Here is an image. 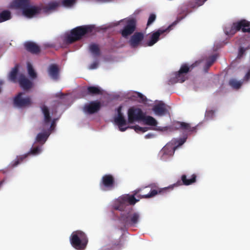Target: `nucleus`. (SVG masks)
I'll return each instance as SVG.
<instances>
[{"mask_svg":"<svg viewBox=\"0 0 250 250\" xmlns=\"http://www.w3.org/2000/svg\"><path fill=\"white\" fill-rule=\"evenodd\" d=\"M245 78L247 80H248L250 78V69L249 70L248 72L246 74Z\"/></svg>","mask_w":250,"mask_h":250,"instance_id":"nucleus-48","label":"nucleus"},{"mask_svg":"<svg viewBox=\"0 0 250 250\" xmlns=\"http://www.w3.org/2000/svg\"><path fill=\"white\" fill-rule=\"evenodd\" d=\"M23 94V92H20L14 98L13 104L15 107L23 108L31 105L32 101L31 98L29 96L23 98L22 97Z\"/></svg>","mask_w":250,"mask_h":250,"instance_id":"nucleus-8","label":"nucleus"},{"mask_svg":"<svg viewBox=\"0 0 250 250\" xmlns=\"http://www.w3.org/2000/svg\"><path fill=\"white\" fill-rule=\"evenodd\" d=\"M96 0L97 1L103 2V3L109 2L112 1V0Z\"/></svg>","mask_w":250,"mask_h":250,"instance_id":"nucleus-49","label":"nucleus"},{"mask_svg":"<svg viewBox=\"0 0 250 250\" xmlns=\"http://www.w3.org/2000/svg\"><path fill=\"white\" fill-rule=\"evenodd\" d=\"M59 5V2L57 1H52L49 2L47 5L44 6L42 9L44 12L47 13L49 11L56 10Z\"/></svg>","mask_w":250,"mask_h":250,"instance_id":"nucleus-24","label":"nucleus"},{"mask_svg":"<svg viewBox=\"0 0 250 250\" xmlns=\"http://www.w3.org/2000/svg\"><path fill=\"white\" fill-rule=\"evenodd\" d=\"M114 122L118 125L119 130L121 131H125L127 128L130 127H123L126 125V121L124 116H116L114 117Z\"/></svg>","mask_w":250,"mask_h":250,"instance_id":"nucleus-22","label":"nucleus"},{"mask_svg":"<svg viewBox=\"0 0 250 250\" xmlns=\"http://www.w3.org/2000/svg\"><path fill=\"white\" fill-rule=\"evenodd\" d=\"M229 84L231 87L236 89L239 88L242 85V83L240 82L237 81L234 79L230 80Z\"/></svg>","mask_w":250,"mask_h":250,"instance_id":"nucleus-34","label":"nucleus"},{"mask_svg":"<svg viewBox=\"0 0 250 250\" xmlns=\"http://www.w3.org/2000/svg\"><path fill=\"white\" fill-rule=\"evenodd\" d=\"M11 18V12L8 10H4L0 13V22L9 20Z\"/></svg>","mask_w":250,"mask_h":250,"instance_id":"nucleus-29","label":"nucleus"},{"mask_svg":"<svg viewBox=\"0 0 250 250\" xmlns=\"http://www.w3.org/2000/svg\"><path fill=\"white\" fill-rule=\"evenodd\" d=\"M29 155V153H26L24 155L19 156L17 157L16 159L13 161L12 166L13 167L17 166L19 164L21 163L23 160L26 159Z\"/></svg>","mask_w":250,"mask_h":250,"instance_id":"nucleus-31","label":"nucleus"},{"mask_svg":"<svg viewBox=\"0 0 250 250\" xmlns=\"http://www.w3.org/2000/svg\"><path fill=\"white\" fill-rule=\"evenodd\" d=\"M93 28L92 25L78 26L72 29L70 33L66 35L64 42L67 44H71L81 40L85 34L92 32Z\"/></svg>","mask_w":250,"mask_h":250,"instance_id":"nucleus-2","label":"nucleus"},{"mask_svg":"<svg viewBox=\"0 0 250 250\" xmlns=\"http://www.w3.org/2000/svg\"><path fill=\"white\" fill-rule=\"evenodd\" d=\"M196 175L193 174L191 175L190 179H187V176L185 174H183L181 176V180L178 181L175 184L173 185L160 189L158 191V193H160L162 192L165 191L168 189H173V187H178L181 185L188 186L191 185L196 181Z\"/></svg>","mask_w":250,"mask_h":250,"instance_id":"nucleus-7","label":"nucleus"},{"mask_svg":"<svg viewBox=\"0 0 250 250\" xmlns=\"http://www.w3.org/2000/svg\"><path fill=\"white\" fill-rule=\"evenodd\" d=\"M75 1L76 0H63L62 4L64 6L70 7L74 4Z\"/></svg>","mask_w":250,"mask_h":250,"instance_id":"nucleus-38","label":"nucleus"},{"mask_svg":"<svg viewBox=\"0 0 250 250\" xmlns=\"http://www.w3.org/2000/svg\"><path fill=\"white\" fill-rule=\"evenodd\" d=\"M122 106L121 105L119 106L117 108V116H124L123 114L122 113Z\"/></svg>","mask_w":250,"mask_h":250,"instance_id":"nucleus-46","label":"nucleus"},{"mask_svg":"<svg viewBox=\"0 0 250 250\" xmlns=\"http://www.w3.org/2000/svg\"><path fill=\"white\" fill-rule=\"evenodd\" d=\"M48 72L50 77L54 80H57L59 79V69L57 64H51L48 68Z\"/></svg>","mask_w":250,"mask_h":250,"instance_id":"nucleus-21","label":"nucleus"},{"mask_svg":"<svg viewBox=\"0 0 250 250\" xmlns=\"http://www.w3.org/2000/svg\"><path fill=\"white\" fill-rule=\"evenodd\" d=\"M195 65L192 64L190 66H188L187 63L182 64L179 69V70L175 72L174 74V77L170 78L169 82L171 84H173L176 83H183L187 79H188L187 74Z\"/></svg>","mask_w":250,"mask_h":250,"instance_id":"nucleus-5","label":"nucleus"},{"mask_svg":"<svg viewBox=\"0 0 250 250\" xmlns=\"http://www.w3.org/2000/svg\"><path fill=\"white\" fill-rule=\"evenodd\" d=\"M101 107V104L99 101H92L89 104L84 105L83 110L86 113L92 114L97 112Z\"/></svg>","mask_w":250,"mask_h":250,"instance_id":"nucleus-14","label":"nucleus"},{"mask_svg":"<svg viewBox=\"0 0 250 250\" xmlns=\"http://www.w3.org/2000/svg\"><path fill=\"white\" fill-rule=\"evenodd\" d=\"M19 83L20 86L24 90H29L32 87L33 85V83L23 74H21L20 76Z\"/></svg>","mask_w":250,"mask_h":250,"instance_id":"nucleus-17","label":"nucleus"},{"mask_svg":"<svg viewBox=\"0 0 250 250\" xmlns=\"http://www.w3.org/2000/svg\"><path fill=\"white\" fill-rule=\"evenodd\" d=\"M89 51L95 56H99L100 55V50L98 45L96 44L93 43L89 45Z\"/></svg>","mask_w":250,"mask_h":250,"instance_id":"nucleus-30","label":"nucleus"},{"mask_svg":"<svg viewBox=\"0 0 250 250\" xmlns=\"http://www.w3.org/2000/svg\"><path fill=\"white\" fill-rule=\"evenodd\" d=\"M29 3V0H14L11 3L12 8H18Z\"/></svg>","mask_w":250,"mask_h":250,"instance_id":"nucleus-28","label":"nucleus"},{"mask_svg":"<svg viewBox=\"0 0 250 250\" xmlns=\"http://www.w3.org/2000/svg\"><path fill=\"white\" fill-rule=\"evenodd\" d=\"M177 129H180L187 133H192L196 131V127H192L188 123L183 122H177L176 123Z\"/></svg>","mask_w":250,"mask_h":250,"instance_id":"nucleus-19","label":"nucleus"},{"mask_svg":"<svg viewBox=\"0 0 250 250\" xmlns=\"http://www.w3.org/2000/svg\"><path fill=\"white\" fill-rule=\"evenodd\" d=\"M98 65H99V62L97 61H95L89 65V69H96L98 67Z\"/></svg>","mask_w":250,"mask_h":250,"instance_id":"nucleus-44","label":"nucleus"},{"mask_svg":"<svg viewBox=\"0 0 250 250\" xmlns=\"http://www.w3.org/2000/svg\"><path fill=\"white\" fill-rule=\"evenodd\" d=\"M140 214L138 212L133 211L132 208H129V210L121 215L120 220L125 227H135L139 222Z\"/></svg>","mask_w":250,"mask_h":250,"instance_id":"nucleus-4","label":"nucleus"},{"mask_svg":"<svg viewBox=\"0 0 250 250\" xmlns=\"http://www.w3.org/2000/svg\"><path fill=\"white\" fill-rule=\"evenodd\" d=\"M4 183V180H2V181H1L0 182V187H1V186Z\"/></svg>","mask_w":250,"mask_h":250,"instance_id":"nucleus-50","label":"nucleus"},{"mask_svg":"<svg viewBox=\"0 0 250 250\" xmlns=\"http://www.w3.org/2000/svg\"><path fill=\"white\" fill-rule=\"evenodd\" d=\"M136 94L137 95V97L141 99L142 102L145 103L146 101V98L142 94L139 92H137Z\"/></svg>","mask_w":250,"mask_h":250,"instance_id":"nucleus-43","label":"nucleus"},{"mask_svg":"<svg viewBox=\"0 0 250 250\" xmlns=\"http://www.w3.org/2000/svg\"><path fill=\"white\" fill-rule=\"evenodd\" d=\"M116 182L114 177L110 174L103 175L99 183L101 189L103 191H108L113 189Z\"/></svg>","mask_w":250,"mask_h":250,"instance_id":"nucleus-6","label":"nucleus"},{"mask_svg":"<svg viewBox=\"0 0 250 250\" xmlns=\"http://www.w3.org/2000/svg\"><path fill=\"white\" fill-rule=\"evenodd\" d=\"M144 113L141 109L131 107L128 110V122L133 123L134 121H140L143 119Z\"/></svg>","mask_w":250,"mask_h":250,"instance_id":"nucleus-9","label":"nucleus"},{"mask_svg":"<svg viewBox=\"0 0 250 250\" xmlns=\"http://www.w3.org/2000/svg\"><path fill=\"white\" fill-rule=\"evenodd\" d=\"M247 48H245L243 47H240L239 49L238 54L237 58L239 59L241 58L245 54Z\"/></svg>","mask_w":250,"mask_h":250,"instance_id":"nucleus-41","label":"nucleus"},{"mask_svg":"<svg viewBox=\"0 0 250 250\" xmlns=\"http://www.w3.org/2000/svg\"><path fill=\"white\" fill-rule=\"evenodd\" d=\"M41 108L43 115V121L44 123L45 124L50 123L51 121V117L48 107L47 106L43 105L41 107Z\"/></svg>","mask_w":250,"mask_h":250,"instance_id":"nucleus-23","label":"nucleus"},{"mask_svg":"<svg viewBox=\"0 0 250 250\" xmlns=\"http://www.w3.org/2000/svg\"><path fill=\"white\" fill-rule=\"evenodd\" d=\"M144 38V34L142 32H135L130 38L129 43L132 48L138 47Z\"/></svg>","mask_w":250,"mask_h":250,"instance_id":"nucleus-16","label":"nucleus"},{"mask_svg":"<svg viewBox=\"0 0 250 250\" xmlns=\"http://www.w3.org/2000/svg\"><path fill=\"white\" fill-rule=\"evenodd\" d=\"M154 136H155V135L154 134L149 133L145 136V138L146 139H150V138L154 137Z\"/></svg>","mask_w":250,"mask_h":250,"instance_id":"nucleus-47","label":"nucleus"},{"mask_svg":"<svg viewBox=\"0 0 250 250\" xmlns=\"http://www.w3.org/2000/svg\"><path fill=\"white\" fill-rule=\"evenodd\" d=\"M41 149L39 146H37L34 148H32L27 153L29 155L32 154L36 155L39 154L41 152Z\"/></svg>","mask_w":250,"mask_h":250,"instance_id":"nucleus-36","label":"nucleus"},{"mask_svg":"<svg viewBox=\"0 0 250 250\" xmlns=\"http://www.w3.org/2000/svg\"><path fill=\"white\" fill-rule=\"evenodd\" d=\"M87 93L89 95H100L102 94V91L98 86H90L87 88Z\"/></svg>","mask_w":250,"mask_h":250,"instance_id":"nucleus-26","label":"nucleus"},{"mask_svg":"<svg viewBox=\"0 0 250 250\" xmlns=\"http://www.w3.org/2000/svg\"><path fill=\"white\" fill-rule=\"evenodd\" d=\"M240 30L243 33H250V22L246 20H241L233 23L231 28V32L233 34Z\"/></svg>","mask_w":250,"mask_h":250,"instance_id":"nucleus-10","label":"nucleus"},{"mask_svg":"<svg viewBox=\"0 0 250 250\" xmlns=\"http://www.w3.org/2000/svg\"><path fill=\"white\" fill-rule=\"evenodd\" d=\"M206 0H203V2H204V1H206Z\"/></svg>","mask_w":250,"mask_h":250,"instance_id":"nucleus-51","label":"nucleus"},{"mask_svg":"<svg viewBox=\"0 0 250 250\" xmlns=\"http://www.w3.org/2000/svg\"><path fill=\"white\" fill-rule=\"evenodd\" d=\"M156 15L154 14H151L148 18L147 26L151 25L156 20Z\"/></svg>","mask_w":250,"mask_h":250,"instance_id":"nucleus-39","label":"nucleus"},{"mask_svg":"<svg viewBox=\"0 0 250 250\" xmlns=\"http://www.w3.org/2000/svg\"><path fill=\"white\" fill-rule=\"evenodd\" d=\"M28 73L32 79H35L37 77V73L35 71L32 65L30 63L27 64Z\"/></svg>","mask_w":250,"mask_h":250,"instance_id":"nucleus-33","label":"nucleus"},{"mask_svg":"<svg viewBox=\"0 0 250 250\" xmlns=\"http://www.w3.org/2000/svg\"><path fill=\"white\" fill-rule=\"evenodd\" d=\"M215 111L212 110L207 111L205 116L207 119H211L213 117Z\"/></svg>","mask_w":250,"mask_h":250,"instance_id":"nucleus-42","label":"nucleus"},{"mask_svg":"<svg viewBox=\"0 0 250 250\" xmlns=\"http://www.w3.org/2000/svg\"><path fill=\"white\" fill-rule=\"evenodd\" d=\"M141 191L140 189H137L133 191L132 195L125 194L120 197L114 203L113 208L115 210L124 211L129 210V206L135 205L139 201V199H136V196L139 198H149L152 197L158 194V191L153 189L147 194L143 195H137V194Z\"/></svg>","mask_w":250,"mask_h":250,"instance_id":"nucleus-1","label":"nucleus"},{"mask_svg":"<svg viewBox=\"0 0 250 250\" xmlns=\"http://www.w3.org/2000/svg\"><path fill=\"white\" fill-rule=\"evenodd\" d=\"M129 128H134V130H135V131L136 132H137V133H139L140 132H146V131H147V130H148V128L147 127H140V126H139L138 125H135V126H130Z\"/></svg>","mask_w":250,"mask_h":250,"instance_id":"nucleus-35","label":"nucleus"},{"mask_svg":"<svg viewBox=\"0 0 250 250\" xmlns=\"http://www.w3.org/2000/svg\"><path fill=\"white\" fill-rule=\"evenodd\" d=\"M56 119H53L51 123V125L50 126L49 129L48 131V132H50L51 131L53 130L55 128V125H56Z\"/></svg>","mask_w":250,"mask_h":250,"instance_id":"nucleus-45","label":"nucleus"},{"mask_svg":"<svg viewBox=\"0 0 250 250\" xmlns=\"http://www.w3.org/2000/svg\"><path fill=\"white\" fill-rule=\"evenodd\" d=\"M187 137L184 138H181L178 140H172L171 142L173 143L174 146H175L177 144H178L177 147L178 146H182L186 141Z\"/></svg>","mask_w":250,"mask_h":250,"instance_id":"nucleus-37","label":"nucleus"},{"mask_svg":"<svg viewBox=\"0 0 250 250\" xmlns=\"http://www.w3.org/2000/svg\"><path fill=\"white\" fill-rule=\"evenodd\" d=\"M50 132H45L44 133H39L36 138V141L37 142L39 143H44L47 139L48 136H49Z\"/></svg>","mask_w":250,"mask_h":250,"instance_id":"nucleus-27","label":"nucleus"},{"mask_svg":"<svg viewBox=\"0 0 250 250\" xmlns=\"http://www.w3.org/2000/svg\"><path fill=\"white\" fill-rule=\"evenodd\" d=\"M216 59V57L215 55L211 56L209 60H208L207 62L206 65L207 67H209L210 66H211L215 61Z\"/></svg>","mask_w":250,"mask_h":250,"instance_id":"nucleus-40","label":"nucleus"},{"mask_svg":"<svg viewBox=\"0 0 250 250\" xmlns=\"http://www.w3.org/2000/svg\"><path fill=\"white\" fill-rule=\"evenodd\" d=\"M177 146H174L172 142L167 143L161 150L160 154H162L161 159L162 160H165L167 156H172L176 149Z\"/></svg>","mask_w":250,"mask_h":250,"instance_id":"nucleus-13","label":"nucleus"},{"mask_svg":"<svg viewBox=\"0 0 250 250\" xmlns=\"http://www.w3.org/2000/svg\"><path fill=\"white\" fill-rule=\"evenodd\" d=\"M152 110L155 113L159 116H162L166 114L167 112L166 105L162 102H160L158 104H155Z\"/></svg>","mask_w":250,"mask_h":250,"instance_id":"nucleus-20","label":"nucleus"},{"mask_svg":"<svg viewBox=\"0 0 250 250\" xmlns=\"http://www.w3.org/2000/svg\"><path fill=\"white\" fill-rule=\"evenodd\" d=\"M17 9H21L24 16L27 18H32L36 15L40 13L41 8L36 6H31L29 3L26 4L24 6H21Z\"/></svg>","mask_w":250,"mask_h":250,"instance_id":"nucleus-12","label":"nucleus"},{"mask_svg":"<svg viewBox=\"0 0 250 250\" xmlns=\"http://www.w3.org/2000/svg\"><path fill=\"white\" fill-rule=\"evenodd\" d=\"M25 49L33 54H38L41 52L40 46L32 42H27L24 44Z\"/></svg>","mask_w":250,"mask_h":250,"instance_id":"nucleus-18","label":"nucleus"},{"mask_svg":"<svg viewBox=\"0 0 250 250\" xmlns=\"http://www.w3.org/2000/svg\"><path fill=\"white\" fill-rule=\"evenodd\" d=\"M136 28V21L134 19H129L126 21V24L124 26L120 33L122 36L127 38L135 31Z\"/></svg>","mask_w":250,"mask_h":250,"instance_id":"nucleus-11","label":"nucleus"},{"mask_svg":"<svg viewBox=\"0 0 250 250\" xmlns=\"http://www.w3.org/2000/svg\"><path fill=\"white\" fill-rule=\"evenodd\" d=\"M71 245L77 250H84L88 243V238L82 231L77 230L73 232L70 238Z\"/></svg>","mask_w":250,"mask_h":250,"instance_id":"nucleus-3","label":"nucleus"},{"mask_svg":"<svg viewBox=\"0 0 250 250\" xmlns=\"http://www.w3.org/2000/svg\"><path fill=\"white\" fill-rule=\"evenodd\" d=\"M170 28L171 25H169L166 29L160 28L156 32L152 33L150 36V40L147 42V45L151 46L154 45L158 41L160 36L165 33V32H168L170 30Z\"/></svg>","mask_w":250,"mask_h":250,"instance_id":"nucleus-15","label":"nucleus"},{"mask_svg":"<svg viewBox=\"0 0 250 250\" xmlns=\"http://www.w3.org/2000/svg\"><path fill=\"white\" fill-rule=\"evenodd\" d=\"M146 125L151 126H156L157 125V121L152 117L150 116H145L144 114L143 119L142 120Z\"/></svg>","mask_w":250,"mask_h":250,"instance_id":"nucleus-25","label":"nucleus"},{"mask_svg":"<svg viewBox=\"0 0 250 250\" xmlns=\"http://www.w3.org/2000/svg\"><path fill=\"white\" fill-rule=\"evenodd\" d=\"M18 72V66L16 65L14 68H12L9 76V78L11 81L13 82H16Z\"/></svg>","mask_w":250,"mask_h":250,"instance_id":"nucleus-32","label":"nucleus"}]
</instances>
